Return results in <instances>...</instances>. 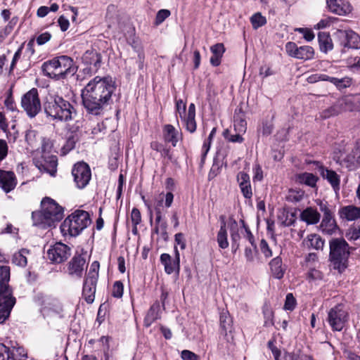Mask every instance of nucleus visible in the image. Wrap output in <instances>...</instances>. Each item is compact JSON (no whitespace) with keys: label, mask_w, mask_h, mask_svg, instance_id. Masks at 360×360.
I'll list each match as a JSON object with an SVG mask.
<instances>
[{"label":"nucleus","mask_w":360,"mask_h":360,"mask_svg":"<svg viewBox=\"0 0 360 360\" xmlns=\"http://www.w3.org/2000/svg\"><path fill=\"white\" fill-rule=\"evenodd\" d=\"M221 219L220 229L217 233V243L221 249H226L229 247V242L227 239V231L226 228V221H224V217L221 216Z\"/></svg>","instance_id":"29"},{"label":"nucleus","mask_w":360,"mask_h":360,"mask_svg":"<svg viewBox=\"0 0 360 360\" xmlns=\"http://www.w3.org/2000/svg\"><path fill=\"white\" fill-rule=\"evenodd\" d=\"M98 280L85 277L83 283L82 296L88 304L94 301Z\"/></svg>","instance_id":"18"},{"label":"nucleus","mask_w":360,"mask_h":360,"mask_svg":"<svg viewBox=\"0 0 360 360\" xmlns=\"http://www.w3.org/2000/svg\"><path fill=\"white\" fill-rule=\"evenodd\" d=\"M304 196V191L300 190H290L288 195L286 196V200L290 202H297L302 200Z\"/></svg>","instance_id":"41"},{"label":"nucleus","mask_w":360,"mask_h":360,"mask_svg":"<svg viewBox=\"0 0 360 360\" xmlns=\"http://www.w3.org/2000/svg\"><path fill=\"white\" fill-rule=\"evenodd\" d=\"M70 255L71 248L61 242L56 243L47 251L48 259L52 264L63 263Z\"/></svg>","instance_id":"10"},{"label":"nucleus","mask_w":360,"mask_h":360,"mask_svg":"<svg viewBox=\"0 0 360 360\" xmlns=\"http://www.w3.org/2000/svg\"><path fill=\"white\" fill-rule=\"evenodd\" d=\"M307 240L309 242L310 247L317 250H322L325 243L324 240L319 235L315 233L309 235Z\"/></svg>","instance_id":"37"},{"label":"nucleus","mask_w":360,"mask_h":360,"mask_svg":"<svg viewBox=\"0 0 360 360\" xmlns=\"http://www.w3.org/2000/svg\"><path fill=\"white\" fill-rule=\"evenodd\" d=\"M91 222L89 212L77 210L69 215L61 224L60 230L63 235L77 236Z\"/></svg>","instance_id":"6"},{"label":"nucleus","mask_w":360,"mask_h":360,"mask_svg":"<svg viewBox=\"0 0 360 360\" xmlns=\"http://www.w3.org/2000/svg\"><path fill=\"white\" fill-rule=\"evenodd\" d=\"M176 110L179 113L181 118H183L184 115H186V103H184L181 99L176 101Z\"/></svg>","instance_id":"63"},{"label":"nucleus","mask_w":360,"mask_h":360,"mask_svg":"<svg viewBox=\"0 0 360 360\" xmlns=\"http://www.w3.org/2000/svg\"><path fill=\"white\" fill-rule=\"evenodd\" d=\"M340 216L347 221H353L360 218V207L348 205L342 207L339 212Z\"/></svg>","instance_id":"26"},{"label":"nucleus","mask_w":360,"mask_h":360,"mask_svg":"<svg viewBox=\"0 0 360 360\" xmlns=\"http://www.w3.org/2000/svg\"><path fill=\"white\" fill-rule=\"evenodd\" d=\"M160 305L158 301L155 302L148 309L144 318V326L149 327L156 320L160 318Z\"/></svg>","instance_id":"23"},{"label":"nucleus","mask_w":360,"mask_h":360,"mask_svg":"<svg viewBox=\"0 0 360 360\" xmlns=\"http://www.w3.org/2000/svg\"><path fill=\"white\" fill-rule=\"evenodd\" d=\"M330 266L339 274L349 266V258L353 249L344 238H331L328 242Z\"/></svg>","instance_id":"4"},{"label":"nucleus","mask_w":360,"mask_h":360,"mask_svg":"<svg viewBox=\"0 0 360 360\" xmlns=\"http://www.w3.org/2000/svg\"><path fill=\"white\" fill-rule=\"evenodd\" d=\"M297 180L301 184L315 187L319 178L312 173L304 172L297 175Z\"/></svg>","instance_id":"34"},{"label":"nucleus","mask_w":360,"mask_h":360,"mask_svg":"<svg viewBox=\"0 0 360 360\" xmlns=\"http://www.w3.org/2000/svg\"><path fill=\"white\" fill-rule=\"evenodd\" d=\"M59 64L60 56L53 58L51 60L44 62L41 65V70L43 74L49 78L55 79Z\"/></svg>","instance_id":"21"},{"label":"nucleus","mask_w":360,"mask_h":360,"mask_svg":"<svg viewBox=\"0 0 360 360\" xmlns=\"http://www.w3.org/2000/svg\"><path fill=\"white\" fill-rule=\"evenodd\" d=\"M174 252L175 258L174 259L167 253H162L160 255V262L164 266L165 271L167 274H172L174 272L179 274L180 271V255L176 246L174 247Z\"/></svg>","instance_id":"13"},{"label":"nucleus","mask_w":360,"mask_h":360,"mask_svg":"<svg viewBox=\"0 0 360 360\" xmlns=\"http://www.w3.org/2000/svg\"><path fill=\"white\" fill-rule=\"evenodd\" d=\"M212 56L210 58V63L214 67L221 64V60L225 52V47L222 43H217L210 48Z\"/></svg>","instance_id":"27"},{"label":"nucleus","mask_w":360,"mask_h":360,"mask_svg":"<svg viewBox=\"0 0 360 360\" xmlns=\"http://www.w3.org/2000/svg\"><path fill=\"white\" fill-rule=\"evenodd\" d=\"M51 38V34L49 32H46L39 35L36 39V41L38 45L41 46L49 41Z\"/></svg>","instance_id":"61"},{"label":"nucleus","mask_w":360,"mask_h":360,"mask_svg":"<svg viewBox=\"0 0 360 360\" xmlns=\"http://www.w3.org/2000/svg\"><path fill=\"white\" fill-rule=\"evenodd\" d=\"M37 135V131L33 129H28L26 131L25 139L27 143L33 147L36 142V137Z\"/></svg>","instance_id":"49"},{"label":"nucleus","mask_w":360,"mask_h":360,"mask_svg":"<svg viewBox=\"0 0 360 360\" xmlns=\"http://www.w3.org/2000/svg\"><path fill=\"white\" fill-rule=\"evenodd\" d=\"M124 285L122 281H117L114 283L112 290V295L116 298H121L123 295Z\"/></svg>","instance_id":"43"},{"label":"nucleus","mask_w":360,"mask_h":360,"mask_svg":"<svg viewBox=\"0 0 360 360\" xmlns=\"http://www.w3.org/2000/svg\"><path fill=\"white\" fill-rule=\"evenodd\" d=\"M236 179L238 184H250V176L244 172H238Z\"/></svg>","instance_id":"59"},{"label":"nucleus","mask_w":360,"mask_h":360,"mask_svg":"<svg viewBox=\"0 0 360 360\" xmlns=\"http://www.w3.org/2000/svg\"><path fill=\"white\" fill-rule=\"evenodd\" d=\"M183 360H198V356L191 351L184 349L181 353Z\"/></svg>","instance_id":"60"},{"label":"nucleus","mask_w":360,"mask_h":360,"mask_svg":"<svg viewBox=\"0 0 360 360\" xmlns=\"http://www.w3.org/2000/svg\"><path fill=\"white\" fill-rule=\"evenodd\" d=\"M314 56V50L310 46H302L298 48L297 52L295 55V58L307 60L312 59Z\"/></svg>","instance_id":"33"},{"label":"nucleus","mask_w":360,"mask_h":360,"mask_svg":"<svg viewBox=\"0 0 360 360\" xmlns=\"http://www.w3.org/2000/svg\"><path fill=\"white\" fill-rule=\"evenodd\" d=\"M21 108L26 112L27 116L34 118L42 110V105L39 98L38 89L32 88L22 95L20 101Z\"/></svg>","instance_id":"7"},{"label":"nucleus","mask_w":360,"mask_h":360,"mask_svg":"<svg viewBox=\"0 0 360 360\" xmlns=\"http://www.w3.org/2000/svg\"><path fill=\"white\" fill-rule=\"evenodd\" d=\"M330 76L325 74H315L308 78V81L311 83L316 82L318 81H328L329 82Z\"/></svg>","instance_id":"57"},{"label":"nucleus","mask_w":360,"mask_h":360,"mask_svg":"<svg viewBox=\"0 0 360 360\" xmlns=\"http://www.w3.org/2000/svg\"><path fill=\"white\" fill-rule=\"evenodd\" d=\"M72 174L77 187L80 189L87 186L91 177V169L84 162L76 163L72 169Z\"/></svg>","instance_id":"11"},{"label":"nucleus","mask_w":360,"mask_h":360,"mask_svg":"<svg viewBox=\"0 0 360 360\" xmlns=\"http://www.w3.org/2000/svg\"><path fill=\"white\" fill-rule=\"evenodd\" d=\"M75 72L76 68L74 66L73 60L68 56H60L55 79H63L69 75H73Z\"/></svg>","instance_id":"15"},{"label":"nucleus","mask_w":360,"mask_h":360,"mask_svg":"<svg viewBox=\"0 0 360 360\" xmlns=\"http://www.w3.org/2000/svg\"><path fill=\"white\" fill-rule=\"evenodd\" d=\"M78 140L79 139L77 134L70 133V135L67 136L65 142L60 149L61 155H65L73 150Z\"/></svg>","instance_id":"31"},{"label":"nucleus","mask_w":360,"mask_h":360,"mask_svg":"<svg viewBox=\"0 0 360 360\" xmlns=\"http://www.w3.org/2000/svg\"><path fill=\"white\" fill-rule=\"evenodd\" d=\"M16 186V179L13 172L0 169V187L6 192L11 191Z\"/></svg>","instance_id":"19"},{"label":"nucleus","mask_w":360,"mask_h":360,"mask_svg":"<svg viewBox=\"0 0 360 360\" xmlns=\"http://www.w3.org/2000/svg\"><path fill=\"white\" fill-rule=\"evenodd\" d=\"M4 105L8 110H9L11 111L15 110V101L13 98V96H12V90L11 89L9 90L8 94L4 101Z\"/></svg>","instance_id":"52"},{"label":"nucleus","mask_w":360,"mask_h":360,"mask_svg":"<svg viewBox=\"0 0 360 360\" xmlns=\"http://www.w3.org/2000/svg\"><path fill=\"white\" fill-rule=\"evenodd\" d=\"M335 34L340 45L343 48L342 52L345 49H360V36L352 30H338Z\"/></svg>","instance_id":"9"},{"label":"nucleus","mask_w":360,"mask_h":360,"mask_svg":"<svg viewBox=\"0 0 360 360\" xmlns=\"http://www.w3.org/2000/svg\"><path fill=\"white\" fill-rule=\"evenodd\" d=\"M253 181H262L263 179V171L259 165H256L253 169Z\"/></svg>","instance_id":"64"},{"label":"nucleus","mask_w":360,"mask_h":360,"mask_svg":"<svg viewBox=\"0 0 360 360\" xmlns=\"http://www.w3.org/2000/svg\"><path fill=\"white\" fill-rule=\"evenodd\" d=\"M8 149L6 141L4 139H0V162L7 156Z\"/></svg>","instance_id":"62"},{"label":"nucleus","mask_w":360,"mask_h":360,"mask_svg":"<svg viewBox=\"0 0 360 360\" xmlns=\"http://www.w3.org/2000/svg\"><path fill=\"white\" fill-rule=\"evenodd\" d=\"M318 42L321 52L327 53L333 50V43L329 32H319L318 33Z\"/></svg>","instance_id":"22"},{"label":"nucleus","mask_w":360,"mask_h":360,"mask_svg":"<svg viewBox=\"0 0 360 360\" xmlns=\"http://www.w3.org/2000/svg\"><path fill=\"white\" fill-rule=\"evenodd\" d=\"M296 305V300L292 293H288L285 297L284 309L285 310L292 311Z\"/></svg>","instance_id":"50"},{"label":"nucleus","mask_w":360,"mask_h":360,"mask_svg":"<svg viewBox=\"0 0 360 360\" xmlns=\"http://www.w3.org/2000/svg\"><path fill=\"white\" fill-rule=\"evenodd\" d=\"M260 250L266 257H270L272 256V251L270 249L268 243L265 239H262L260 241Z\"/></svg>","instance_id":"54"},{"label":"nucleus","mask_w":360,"mask_h":360,"mask_svg":"<svg viewBox=\"0 0 360 360\" xmlns=\"http://www.w3.org/2000/svg\"><path fill=\"white\" fill-rule=\"evenodd\" d=\"M326 4L330 11L339 15H345L348 11V8L340 5L338 0H327Z\"/></svg>","instance_id":"35"},{"label":"nucleus","mask_w":360,"mask_h":360,"mask_svg":"<svg viewBox=\"0 0 360 360\" xmlns=\"http://www.w3.org/2000/svg\"><path fill=\"white\" fill-rule=\"evenodd\" d=\"M171 15L170 11L167 9L160 10L155 17V25H158L162 23Z\"/></svg>","instance_id":"47"},{"label":"nucleus","mask_w":360,"mask_h":360,"mask_svg":"<svg viewBox=\"0 0 360 360\" xmlns=\"http://www.w3.org/2000/svg\"><path fill=\"white\" fill-rule=\"evenodd\" d=\"M242 223L243 225V227L246 232V238L249 240L250 243L252 245V246L254 248L255 250H257V245L255 241L254 236L252 235V232L250 231L249 227L245 224L244 221L242 220Z\"/></svg>","instance_id":"58"},{"label":"nucleus","mask_w":360,"mask_h":360,"mask_svg":"<svg viewBox=\"0 0 360 360\" xmlns=\"http://www.w3.org/2000/svg\"><path fill=\"white\" fill-rule=\"evenodd\" d=\"M219 322L221 334L227 335V332H231L232 328V319L227 311L221 314Z\"/></svg>","instance_id":"32"},{"label":"nucleus","mask_w":360,"mask_h":360,"mask_svg":"<svg viewBox=\"0 0 360 360\" xmlns=\"http://www.w3.org/2000/svg\"><path fill=\"white\" fill-rule=\"evenodd\" d=\"M343 101H339L335 105L325 110L322 112V117L324 119L328 118L331 116L338 115L341 111V107L342 105Z\"/></svg>","instance_id":"38"},{"label":"nucleus","mask_w":360,"mask_h":360,"mask_svg":"<svg viewBox=\"0 0 360 360\" xmlns=\"http://www.w3.org/2000/svg\"><path fill=\"white\" fill-rule=\"evenodd\" d=\"M58 159L56 155H42L41 160L37 161L36 166L41 170L54 176L56 173Z\"/></svg>","instance_id":"17"},{"label":"nucleus","mask_w":360,"mask_h":360,"mask_svg":"<svg viewBox=\"0 0 360 360\" xmlns=\"http://www.w3.org/2000/svg\"><path fill=\"white\" fill-rule=\"evenodd\" d=\"M348 313L342 305H336L328 313L327 321L333 331H341L348 321Z\"/></svg>","instance_id":"8"},{"label":"nucleus","mask_w":360,"mask_h":360,"mask_svg":"<svg viewBox=\"0 0 360 360\" xmlns=\"http://www.w3.org/2000/svg\"><path fill=\"white\" fill-rule=\"evenodd\" d=\"M225 156L226 153L224 149H220L217 152V157L214 159L213 165L208 174L209 180L214 179L219 174L221 167L224 164L223 160Z\"/></svg>","instance_id":"25"},{"label":"nucleus","mask_w":360,"mask_h":360,"mask_svg":"<svg viewBox=\"0 0 360 360\" xmlns=\"http://www.w3.org/2000/svg\"><path fill=\"white\" fill-rule=\"evenodd\" d=\"M165 139L167 142L172 143L173 146H176L178 141L176 131L175 128L171 124L165 126Z\"/></svg>","instance_id":"36"},{"label":"nucleus","mask_w":360,"mask_h":360,"mask_svg":"<svg viewBox=\"0 0 360 360\" xmlns=\"http://www.w3.org/2000/svg\"><path fill=\"white\" fill-rule=\"evenodd\" d=\"M86 259L82 254L76 252L70 261L68 263L67 270L68 274L71 276L82 278L84 266L86 265Z\"/></svg>","instance_id":"14"},{"label":"nucleus","mask_w":360,"mask_h":360,"mask_svg":"<svg viewBox=\"0 0 360 360\" xmlns=\"http://www.w3.org/2000/svg\"><path fill=\"white\" fill-rule=\"evenodd\" d=\"M316 165V169L320 175L330 184L331 186L335 191L340 190V176L338 174L331 169L326 168L322 164L319 162H315Z\"/></svg>","instance_id":"16"},{"label":"nucleus","mask_w":360,"mask_h":360,"mask_svg":"<svg viewBox=\"0 0 360 360\" xmlns=\"http://www.w3.org/2000/svg\"><path fill=\"white\" fill-rule=\"evenodd\" d=\"M320 227L323 233L330 236L335 233L339 230L333 213L326 214L323 216Z\"/></svg>","instance_id":"20"},{"label":"nucleus","mask_w":360,"mask_h":360,"mask_svg":"<svg viewBox=\"0 0 360 360\" xmlns=\"http://www.w3.org/2000/svg\"><path fill=\"white\" fill-rule=\"evenodd\" d=\"M181 119L184 120L186 128L188 131L193 133L196 130V122L195 117L184 115Z\"/></svg>","instance_id":"44"},{"label":"nucleus","mask_w":360,"mask_h":360,"mask_svg":"<svg viewBox=\"0 0 360 360\" xmlns=\"http://www.w3.org/2000/svg\"><path fill=\"white\" fill-rule=\"evenodd\" d=\"M233 121L236 132L245 133L247 129V122L245 118L233 119Z\"/></svg>","instance_id":"46"},{"label":"nucleus","mask_w":360,"mask_h":360,"mask_svg":"<svg viewBox=\"0 0 360 360\" xmlns=\"http://www.w3.org/2000/svg\"><path fill=\"white\" fill-rule=\"evenodd\" d=\"M116 82L110 76H96L82 90V103L89 115H103L112 103Z\"/></svg>","instance_id":"1"},{"label":"nucleus","mask_w":360,"mask_h":360,"mask_svg":"<svg viewBox=\"0 0 360 360\" xmlns=\"http://www.w3.org/2000/svg\"><path fill=\"white\" fill-rule=\"evenodd\" d=\"M131 220L133 225H139L141 222V214L139 210L134 207L131 212Z\"/></svg>","instance_id":"53"},{"label":"nucleus","mask_w":360,"mask_h":360,"mask_svg":"<svg viewBox=\"0 0 360 360\" xmlns=\"http://www.w3.org/2000/svg\"><path fill=\"white\" fill-rule=\"evenodd\" d=\"M10 267L0 266V324L9 317L16 300L13 296L12 289L8 285Z\"/></svg>","instance_id":"5"},{"label":"nucleus","mask_w":360,"mask_h":360,"mask_svg":"<svg viewBox=\"0 0 360 360\" xmlns=\"http://www.w3.org/2000/svg\"><path fill=\"white\" fill-rule=\"evenodd\" d=\"M239 187L241 190V192L243 195V196L247 198L250 199L252 196V191L250 184H239Z\"/></svg>","instance_id":"55"},{"label":"nucleus","mask_w":360,"mask_h":360,"mask_svg":"<svg viewBox=\"0 0 360 360\" xmlns=\"http://www.w3.org/2000/svg\"><path fill=\"white\" fill-rule=\"evenodd\" d=\"M323 277V273L316 269H311L307 273V279L309 281L322 280Z\"/></svg>","instance_id":"51"},{"label":"nucleus","mask_w":360,"mask_h":360,"mask_svg":"<svg viewBox=\"0 0 360 360\" xmlns=\"http://www.w3.org/2000/svg\"><path fill=\"white\" fill-rule=\"evenodd\" d=\"M82 63L87 67L84 68V73L91 75L96 73L102 63L101 53L96 50H87L82 57Z\"/></svg>","instance_id":"12"},{"label":"nucleus","mask_w":360,"mask_h":360,"mask_svg":"<svg viewBox=\"0 0 360 360\" xmlns=\"http://www.w3.org/2000/svg\"><path fill=\"white\" fill-rule=\"evenodd\" d=\"M296 212H286L285 219L282 221V225L283 226H290L295 223L296 221Z\"/></svg>","instance_id":"48"},{"label":"nucleus","mask_w":360,"mask_h":360,"mask_svg":"<svg viewBox=\"0 0 360 360\" xmlns=\"http://www.w3.org/2000/svg\"><path fill=\"white\" fill-rule=\"evenodd\" d=\"M30 254V250L25 248H22L18 252L13 254L12 257V263L21 266L25 267L27 264V255Z\"/></svg>","instance_id":"30"},{"label":"nucleus","mask_w":360,"mask_h":360,"mask_svg":"<svg viewBox=\"0 0 360 360\" xmlns=\"http://www.w3.org/2000/svg\"><path fill=\"white\" fill-rule=\"evenodd\" d=\"M242 133L236 132L235 134H231L229 129H226L223 132V136L225 139L233 143H242L243 138L241 135Z\"/></svg>","instance_id":"42"},{"label":"nucleus","mask_w":360,"mask_h":360,"mask_svg":"<svg viewBox=\"0 0 360 360\" xmlns=\"http://www.w3.org/2000/svg\"><path fill=\"white\" fill-rule=\"evenodd\" d=\"M321 215L311 207H307L300 214V219L307 224H316L320 220Z\"/></svg>","instance_id":"24"},{"label":"nucleus","mask_w":360,"mask_h":360,"mask_svg":"<svg viewBox=\"0 0 360 360\" xmlns=\"http://www.w3.org/2000/svg\"><path fill=\"white\" fill-rule=\"evenodd\" d=\"M43 109L46 115L53 121L68 122L77 115L75 106L58 94L46 96Z\"/></svg>","instance_id":"2"},{"label":"nucleus","mask_w":360,"mask_h":360,"mask_svg":"<svg viewBox=\"0 0 360 360\" xmlns=\"http://www.w3.org/2000/svg\"><path fill=\"white\" fill-rule=\"evenodd\" d=\"M250 22L253 29L257 30L266 23V19L261 13L258 12L252 15L250 18Z\"/></svg>","instance_id":"40"},{"label":"nucleus","mask_w":360,"mask_h":360,"mask_svg":"<svg viewBox=\"0 0 360 360\" xmlns=\"http://www.w3.org/2000/svg\"><path fill=\"white\" fill-rule=\"evenodd\" d=\"M298 46L295 42L289 41L285 44V50L290 56L294 57L298 51Z\"/></svg>","instance_id":"56"},{"label":"nucleus","mask_w":360,"mask_h":360,"mask_svg":"<svg viewBox=\"0 0 360 360\" xmlns=\"http://www.w3.org/2000/svg\"><path fill=\"white\" fill-rule=\"evenodd\" d=\"M329 82L333 84L339 90L344 89L351 85V79L349 77L338 79L330 77Z\"/></svg>","instance_id":"39"},{"label":"nucleus","mask_w":360,"mask_h":360,"mask_svg":"<svg viewBox=\"0 0 360 360\" xmlns=\"http://www.w3.org/2000/svg\"><path fill=\"white\" fill-rule=\"evenodd\" d=\"M100 264L98 261L92 262L86 277L98 280Z\"/></svg>","instance_id":"45"},{"label":"nucleus","mask_w":360,"mask_h":360,"mask_svg":"<svg viewBox=\"0 0 360 360\" xmlns=\"http://www.w3.org/2000/svg\"><path fill=\"white\" fill-rule=\"evenodd\" d=\"M271 271L273 276L277 279H281L283 277L285 269L282 266V259L280 257H276L271 260L269 262Z\"/></svg>","instance_id":"28"},{"label":"nucleus","mask_w":360,"mask_h":360,"mask_svg":"<svg viewBox=\"0 0 360 360\" xmlns=\"http://www.w3.org/2000/svg\"><path fill=\"white\" fill-rule=\"evenodd\" d=\"M63 208L54 200L45 197L41 202V210L32 212L33 225L46 229L63 218Z\"/></svg>","instance_id":"3"}]
</instances>
